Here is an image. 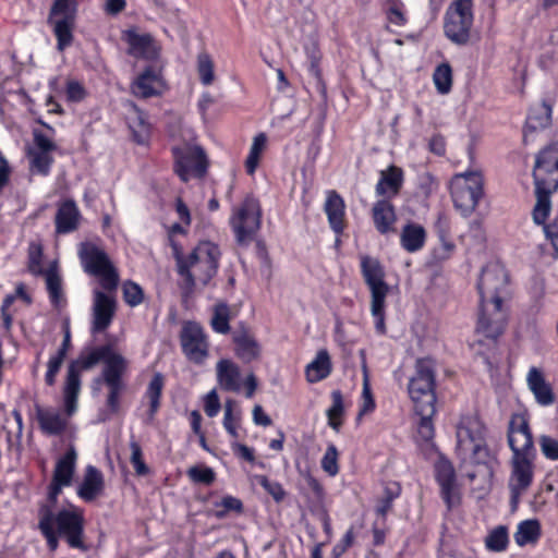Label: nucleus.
I'll list each match as a JSON object with an SVG mask.
<instances>
[{
    "mask_svg": "<svg viewBox=\"0 0 558 558\" xmlns=\"http://www.w3.org/2000/svg\"><path fill=\"white\" fill-rule=\"evenodd\" d=\"M506 286L507 274L501 265L493 263L482 269L477 281L480 294V312L475 328L477 339L472 344L481 355L485 354L481 347H496L507 325L508 315L500 298V292Z\"/></svg>",
    "mask_w": 558,
    "mask_h": 558,
    "instance_id": "obj_1",
    "label": "nucleus"
},
{
    "mask_svg": "<svg viewBox=\"0 0 558 558\" xmlns=\"http://www.w3.org/2000/svg\"><path fill=\"white\" fill-rule=\"evenodd\" d=\"M99 362L104 363V367L97 381H102L107 386V405L112 413H116L120 408V396L125 388L123 376L128 372L129 362L111 344H102L83 351L72 363H77L81 372L94 367Z\"/></svg>",
    "mask_w": 558,
    "mask_h": 558,
    "instance_id": "obj_2",
    "label": "nucleus"
},
{
    "mask_svg": "<svg viewBox=\"0 0 558 558\" xmlns=\"http://www.w3.org/2000/svg\"><path fill=\"white\" fill-rule=\"evenodd\" d=\"M533 178L536 194L533 220L544 223L551 209L550 194L558 189V140L536 156Z\"/></svg>",
    "mask_w": 558,
    "mask_h": 558,
    "instance_id": "obj_3",
    "label": "nucleus"
},
{
    "mask_svg": "<svg viewBox=\"0 0 558 558\" xmlns=\"http://www.w3.org/2000/svg\"><path fill=\"white\" fill-rule=\"evenodd\" d=\"M220 256L219 246L210 241H201L187 256H177L178 274L187 292L209 283L218 271Z\"/></svg>",
    "mask_w": 558,
    "mask_h": 558,
    "instance_id": "obj_4",
    "label": "nucleus"
},
{
    "mask_svg": "<svg viewBox=\"0 0 558 558\" xmlns=\"http://www.w3.org/2000/svg\"><path fill=\"white\" fill-rule=\"evenodd\" d=\"M485 427L476 416L463 417L457 428V450L463 460L487 464L489 451L485 445Z\"/></svg>",
    "mask_w": 558,
    "mask_h": 558,
    "instance_id": "obj_5",
    "label": "nucleus"
},
{
    "mask_svg": "<svg viewBox=\"0 0 558 558\" xmlns=\"http://www.w3.org/2000/svg\"><path fill=\"white\" fill-rule=\"evenodd\" d=\"M435 362L430 357L417 359L415 362V373L410 378L408 392L414 404V411L424 410L430 413L436 408L435 393Z\"/></svg>",
    "mask_w": 558,
    "mask_h": 558,
    "instance_id": "obj_6",
    "label": "nucleus"
},
{
    "mask_svg": "<svg viewBox=\"0 0 558 558\" xmlns=\"http://www.w3.org/2000/svg\"><path fill=\"white\" fill-rule=\"evenodd\" d=\"M78 257L84 271L97 277L102 289L113 291L119 284V275L108 254L99 246L90 243H81Z\"/></svg>",
    "mask_w": 558,
    "mask_h": 558,
    "instance_id": "obj_7",
    "label": "nucleus"
},
{
    "mask_svg": "<svg viewBox=\"0 0 558 558\" xmlns=\"http://www.w3.org/2000/svg\"><path fill=\"white\" fill-rule=\"evenodd\" d=\"M451 197L454 207L463 216H470L484 194V179L480 171L456 174L451 181Z\"/></svg>",
    "mask_w": 558,
    "mask_h": 558,
    "instance_id": "obj_8",
    "label": "nucleus"
},
{
    "mask_svg": "<svg viewBox=\"0 0 558 558\" xmlns=\"http://www.w3.org/2000/svg\"><path fill=\"white\" fill-rule=\"evenodd\" d=\"M473 22V0H452L444 17L446 37L456 45H466Z\"/></svg>",
    "mask_w": 558,
    "mask_h": 558,
    "instance_id": "obj_9",
    "label": "nucleus"
},
{
    "mask_svg": "<svg viewBox=\"0 0 558 558\" xmlns=\"http://www.w3.org/2000/svg\"><path fill=\"white\" fill-rule=\"evenodd\" d=\"M262 208L257 198L247 195L238 206L233 207L230 226L240 244L253 240L260 228Z\"/></svg>",
    "mask_w": 558,
    "mask_h": 558,
    "instance_id": "obj_10",
    "label": "nucleus"
},
{
    "mask_svg": "<svg viewBox=\"0 0 558 558\" xmlns=\"http://www.w3.org/2000/svg\"><path fill=\"white\" fill-rule=\"evenodd\" d=\"M48 24L52 27L56 36L58 51H64L74 39L76 2L74 0H54L48 16Z\"/></svg>",
    "mask_w": 558,
    "mask_h": 558,
    "instance_id": "obj_11",
    "label": "nucleus"
},
{
    "mask_svg": "<svg viewBox=\"0 0 558 558\" xmlns=\"http://www.w3.org/2000/svg\"><path fill=\"white\" fill-rule=\"evenodd\" d=\"M54 529L59 535L65 537L70 547L85 549L84 514L80 508L70 505L68 508L54 510Z\"/></svg>",
    "mask_w": 558,
    "mask_h": 558,
    "instance_id": "obj_12",
    "label": "nucleus"
},
{
    "mask_svg": "<svg viewBox=\"0 0 558 558\" xmlns=\"http://www.w3.org/2000/svg\"><path fill=\"white\" fill-rule=\"evenodd\" d=\"M175 158L174 170L183 182L192 178H202L207 169L204 150L198 146H185L173 148Z\"/></svg>",
    "mask_w": 558,
    "mask_h": 558,
    "instance_id": "obj_13",
    "label": "nucleus"
},
{
    "mask_svg": "<svg viewBox=\"0 0 558 558\" xmlns=\"http://www.w3.org/2000/svg\"><path fill=\"white\" fill-rule=\"evenodd\" d=\"M180 342L187 360L195 364H203L209 355L207 336L203 327L195 322H187L183 325Z\"/></svg>",
    "mask_w": 558,
    "mask_h": 558,
    "instance_id": "obj_14",
    "label": "nucleus"
},
{
    "mask_svg": "<svg viewBox=\"0 0 558 558\" xmlns=\"http://www.w3.org/2000/svg\"><path fill=\"white\" fill-rule=\"evenodd\" d=\"M535 457H512L511 472L508 481L510 500L513 507L520 501L521 496L530 488L534 480Z\"/></svg>",
    "mask_w": 558,
    "mask_h": 558,
    "instance_id": "obj_15",
    "label": "nucleus"
},
{
    "mask_svg": "<svg viewBox=\"0 0 558 558\" xmlns=\"http://www.w3.org/2000/svg\"><path fill=\"white\" fill-rule=\"evenodd\" d=\"M508 444L512 457H535L533 436L524 414H513L509 422Z\"/></svg>",
    "mask_w": 558,
    "mask_h": 558,
    "instance_id": "obj_16",
    "label": "nucleus"
},
{
    "mask_svg": "<svg viewBox=\"0 0 558 558\" xmlns=\"http://www.w3.org/2000/svg\"><path fill=\"white\" fill-rule=\"evenodd\" d=\"M435 478L440 486L441 497L450 510L460 504V494L457 487L456 471L452 463L440 458L435 463Z\"/></svg>",
    "mask_w": 558,
    "mask_h": 558,
    "instance_id": "obj_17",
    "label": "nucleus"
},
{
    "mask_svg": "<svg viewBox=\"0 0 558 558\" xmlns=\"http://www.w3.org/2000/svg\"><path fill=\"white\" fill-rule=\"evenodd\" d=\"M361 272L371 291V298H387L389 286L385 281V270L379 260L375 257L361 256Z\"/></svg>",
    "mask_w": 558,
    "mask_h": 558,
    "instance_id": "obj_18",
    "label": "nucleus"
},
{
    "mask_svg": "<svg viewBox=\"0 0 558 558\" xmlns=\"http://www.w3.org/2000/svg\"><path fill=\"white\" fill-rule=\"evenodd\" d=\"M93 296L90 331L99 333L111 325L116 313V301L99 290H95Z\"/></svg>",
    "mask_w": 558,
    "mask_h": 558,
    "instance_id": "obj_19",
    "label": "nucleus"
},
{
    "mask_svg": "<svg viewBox=\"0 0 558 558\" xmlns=\"http://www.w3.org/2000/svg\"><path fill=\"white\" fill-rule=\"evenodd\" d=\"M36 420L44 435L60 436L69 426V418L61 410L53 407L35 405Z\"/></svg>",
    "mask_w": 558,
    "mask_h": 558,
    "instance_id": "obj_20",
    "label": "nucleus"
},
{
    "mask_svg": "<svg viewBox=\"0 0 558 558\" xmlns=\"http://www.w3.org/2000/svg\"><path fill=\"white\" fill-rule=\"evenodd\" d=\"M122 39L129 46V54L135 58L154 59L158 53L156 41L149 33L130 28L123 32Z\"/></svg>",
    "mask_w": 558,
    "mask_h": 558,
    "instance_id": "obj_21",
    "label": "nucleus"
},
{
    "mask_svg": "<svg viewBox=\"0 0 558 558\" xmlns=\"http://www.w3.org/2000/svg\"><path fill=\"white\" fill-rule=\"evenodd\" d=\"M324 213L327 216L330 229L339 238L345 228V203L337 191H326Z\"/></svg>",
    "mask_w": 558,
    "mask_h": 558,
    "instance_id": "obj_22",
    "label": "nucleus"
},
{
    "mask_svg": "<svg viewBox=\"0 0 558 558\" xmlns=\"http://www.w3.org/2000/svg\"><path fill=\"white\" fill-rule=\"evenodd\" d=\"M104 490V474L96 466L88 464L85 468L83 480L77 486V496L85 502H92L100 497Z\"/></svg>",
    "mask_w": 558,
    "mask_h": 558,
    "instance_id": "obj_23",
    "label": "nucleus"
},
{
    "mask_svg": "<svg viewBox=\"0 0 558 558\" xmlns=\"http://www.w3.org/2000/svg\"><path fill=\"white\" fill-rule=\"evenodd\" d=\"M163 82L159 73L153 68H146L132 83L133 95L149 98L161 94Z\"/></svg>",
    "mask_w": 558,
    "mask_h": 558,
    "instance_id": "obj_24",
    "label": "nucleus"
},
{
    "mask_svg": "<svg viewBox=\"0 0 558 558\" xmlns=\"http://www.w3.org/2000/svg\"><path fill=\"white\" fill-rule=\"evenodd\" d=\"M372 219L375 229L383 235L396 231L397 214L395 206L388 199H378L372 207Z\"/></svg>",
    "mask_w": 558,
    "mask_h": 558,
    "instance_id": "obj_25",
    "label": "nucleus"
},
{
    "mask_svg": "<svg viewBox=\"0 0 558 558\" xmlns=\"http://www.w3.org/2000/svg\"><path fill=\"white\" fill-rule=\"evenodd\" d=\"M46 282V290L49 301L54 308H62L66 304L63 291V279L60 272L58 260H52L43 276Z\"/></svg>",
    "mask_w": 558,
    "mask_h": 558,
    "instance_id": "obj_26",
    "label": "nucleus"
},
{
    "mask_svg": "<svg viewBox=\"0 0 558 558\" xmlns=\"http://www.w3.org/2000/svg\"><path fill=\"white\" fill-rule=\"evenodd\" d=\"M81 213L73 199H66L59 204L56 214V232L68 234L75 231L80 226Z\"/></svg>",
    "mask_w": 558,
    "mask_h": 558,
    "instance_id": "obj_27",
    "label": "nucleus"
},
{
    "mask_svg": "<svg viewBox=\"0 0 558 558\" xmlns=\"http://www.w3.org/2000/svg\"><path fill=\"white\" fill-rule=\"evenodd\" d=\"M529 389L534 395L536 402L542 407L551 405L555 401V395L551 386L546 381L543 372L532 366L526 376Z\"/></svg>",
    "mask_w": 558,
    "mask_h": 558,
    "instance_id": "obj_28",
    "label": "nucleus"
},
{
    "mask_svg": "<svg viewBox=\"0 0 558 558\" xmlns=\"http://www.w3.org/2000/svg\"><path fill=\"white\" fill-rule=\"evenodd\" d=\"M217 381L226 391L240 392L242 388L240 367L228 359H221L216 365Z\"/></svg>",
    "mask_w": 558,
    "mask_h": 558,
    "instance_id": "obj_29",
    "label": "nucleus"
},
{
    "mask_svg": "<svg viewBox=\"0 0 558 558\" xmlns=\"http://www.w3.org/2000/svg\"><path fill=\"white\" fill-rule=\"evenodd\" d=\"M403 183V171L396 167L390 166L387 170L380 172V178L376 184V194L383 196V199H388L398 195Z\"/></svg>",
    "mask_w": 558,
    "mask_h": 558,
    "instance_id": "obj_30",
    "label": "nucleus"
},
{
    "mask_svg": "<svg viewBox=\"0 0 558 558\" xmlns=\"http://www.w3.org/2000/svg\"><path fill=\"white\" fill-rule=\"evenodd\" d=\"M232 340L235 344V354L243 362L250 363L258 357L259 344L244 326L233 331Z\"/></svg>",
    "mask_w": 558,
    "mask_h": 558,
    "instance_id": "obj_31",
    "label": "nucleus"
},
{
    "mask_svg": "<svg viewBox=\"0 0 558 558\" xmlns=\"http://www.w3.org/2000/svg\"><path fill=\"white\" fill-rule=\"evenodd\" d=\"M426 242V230L416 222H408L400 233V244L409 253L421 251Z\"/></svg>",
    "mask_w": 558,
    "mask_h": 558,
    "instance_id": "obj_32",
    "label": "nucleus"
},
{
    "mask_svg": "<svg viewBox=\"0 0 558 558\" xmlns=\"http://www.w3.org/2000/svg\"><path fill=\"white\" fill-rule=\"evenodd\" d=\"M165 386V378L161 373H155L147 385L143 399L148 402L146 422L151 423L160 408V399Z\"/></svg>",
    "mask_w": 558,
    "mask_h": 558,
    "instance_id": "obj_33",
    "label": "nucleus"
},
{
    "mask_svg": "<svg viewBox=\"0 0 558 558\" xmlns=\"http://www.w3.org/2000/svg\"><path fill=\"white\" fill-rule=\"evenodd\" d=\"M77 453L74 446H70L65 453L58 459L52 478L62 484H72V480L76 469Z\"/></svg>",
    "mask_w": 558,
    "mask_h": 558,
    "instance_id": "obj_34",
    "label": "nucleus"
},
{
    "mask_svg": "<svg viewBox=\"0 0 558 558\" xmlns=\"http://www.w3.org/2000/svg\"><path fill=\"white\" fill-rule=\"evenodd\" d=\"M332 369L330 356L327 350L322 349L315 359L307 364L305 375L308 383H318L327 378Z\"/></svg>",
    "mask_w": 558,
    "mask_h": 558,
    "instance_id": "obj_35",
    "label": "nucleus"
},
{
    "mask_svg": "<svg viewBox=\"0 0 558 558\" xmlns=\"http://www.w3.org/2000/svg\"><path fill=\"white\" fill-rule=\"evenodd\" d=\"M553 105L548 100H543L531 107L526 125L527 130L536 131L547 128L551 123Z\"/></svg>",
    "mask_w": 558,
    "mask_h": 558,
    "instance_id": "obj_36",
    "label": "nucleus"
},
{
    "mask_svg": "<svg viewBox=\"0 0 558 558\" xmlns=\"http://www.w3.org/2000/svg\"><path fill=\"white\" fill-rule=\"evenodd\" d=\"M542 535L541 523L536 519L521 521L513 535L518 546L523 547L529 544H536Z\"/></svg>",
    "mask_w": 558,
    "mask_h": 558,
    "instance_id": "obj_37",
    "label": "nucleus"
},
{
    "mask_svg": "<svg viewBox=\"0 0 558 558\" xmlns=\"http://www.w3.org/2000/svg\"><path fill=\"white\" fill-rule=\"evenodd\" d=\"M129 126L133 133V138L138 144L146 143L150 126L147 122L146 114L135 105L132 106V111L128 118Z\"/></svg>",
    "mask_w": 558,
    "mask_h": 558,
    "instance_id": "obj_38",
    "label": "nucleus"
},
{
    "mask_svg": "<svg viewBox=\"0 0 558 558\" xmlns=\"http://www.w3.org/2000/svg\"><path fill=\"white\" fill-rule=\"evenodd\" d=\"M267 135L263 132L254 136L248 155L245 159V170L247 174L253 175L256 172L262 155L267 147Z\"/></svg>",
    "mask_w": 558,
    "mask_h": 558,
    "instance_id": "obj_39",
    "label": "nucleus"
},
{
    "mask_svg": "<svg viewBox=\"0 0 558 558\" xmlns=\"http://www.w3.org/2000/svg\"><path fill=\"white\" fill-rule=\"evenodd\" d=\"M509 545V533L506 525H498L490 530L485 538V547L492 553L506 551Z\"/></svg>",
    "mask_w": 558,
    "mask_h": 558,
    "instance_id": "obj_40",
    "label": "nucleus"
},
{
    "mask_svg": "<svg viewBox=\"0 0 558 558\" xmlns=\"http://www.w3.org/2000/svg\"><path fill=\"white\" fill-rule=\"evenodd\" d=\"M234 407L235 403L233 400L226 401L222 425L226 432L233 439H238L240 437L239 428L242 420V413L241 410L235 409Z\"/></svg>",
    "mask_w": 558,
    "mask_h": 558,
    "instance_id": "obj_41",
    "label": "nucleus"
},
{
    "mask_svg": "<svg viewBox=\"0 0 558 558\" xmlns=\"http://www.w3.org/2000/svg\"><path fill=\"white\" fill-rule=\"evenodd\" d=\"M344 413V401L340 390L331 392V405L326 411L328 425L336 432H339L342 425V415Z\"/></svg>",
    "mask_w": 558,
    "mask_h": 558,
    "instance_id": "obj_42",
    "label": "nucleus"
},
{
    "mask_svg": "<svg viewBox=\"0 0 558 558\" xmlns=\"http://www.w3.org/2000/svg\"><path fill=\"white\" fill-rule=\"evenodd\" d=\"M29 171L32 174L47 177L50 173L53 158L46 151L28 150Z\"/></svg>",
    "mask_w": 558,
    "mask_h": 558,
    "instance_id": "obj_43",
    "label": "nucleus"
},
{
    "mask_svg": "<svg viewBox=\"0 0 558 558\" xmlns=\"http://www.w3.org/2000/svg\"><path fill=\"white\" fill-rule=\"evenodd\" d=\"M38 529L45 537L49 549L56 550L59 545V533L54 529V517H50V512L41 511V517H38Z\"/></svg>",
    "mask_w": 558,
    "mask_h": 558,
    "instance_id": "obj_44",
    "label": "nucleus"
},
{
    "mask_svg": "<svg viewBox=\"0 0 558 558\" xmlns=\"http://www.w3.org/2000/svg\"><path fill=\"white\" fill-rule=\"evenodd\" d=\"M384 10L389 23L399 27L407 25V8L402 0H385Z\"/></svg>",
    "mask_w": 558,
    "mask_h": 558,
    "instance_id": "obj_45",
    "label": "nucleus"
},
{
    "mask_svg": "<svg viewBox=\"0 0 558 558\" xmlns=\"http://www.w3.org/2000/svg\"><path fill=\"white\" fill-rule=\"evenodd\" d=\"M68 486V484H62L53 478L51 480L47 489V498L38 505V517H41V511H48L50 512V517H54L59 495L61 494L62 488Z\"/></svg>",
    "mask_w": 558,
    "mask_h": 558,
    "instance_id": "obj_46",
    "label": "nucleus"
},
{
    "mask_svg": "<svg viewBox=\"0 0 558 558\" xmlns=\"http://www.w3.org/2000/svg\"><path fill=\"white\" fill-rule=\"evenodd\" d=\"M210 326L215 332L220 335H227L230 331V308L226 303L215 306Z\"/></svg>",
    "mask_w": 558,
    "mask_h": 558,
    "instance_id": "obj_47",
    "label": "nucleus"
},
{
    "mask_svg": "<svg viewBox=\"0 0 558 558\" xmlns=\"http://www.w3.org/2000/svg\"><path fill=\"white\" fill-rule=\"evenodd\" d=\"M400 493L401 487L398 483H388L384 488L383 497L377 502L375 509L376 513L385 519L387 513L392 508L393 500L399 497Z\"/></svg>",
    "mask_w": 558,
    "mask_h": 558,
    "instance_id": "obj_48",
    "label": "nucleus"
},
{
    "mask_svg": "<svg viewBox=\"0 0 558 558\" xmlns=\"http://www.w3.org/2000/svg\"><path fill=\"white\" fill-rule=\"evenodd\" d=\"M415 413L421 417L417 424V441H432L435 435L433 416L436 413V408L432 409L430 413H425L424 410H416Z\"/></svg>",
    "mask_w": 558,
    "mask_h": 558,
    "instance_id": "obj_49",
    "label": "nucleus"
},
{
    "mask_svg": "<svg viewBox=\"0 0 558 558\" xmlns=\"http://www.w3.org/2000/svg\"><path fill=\"white\" fill-rule=\"evenodd\" d=\"M43 247L40 244L31 243L27 254V270L35 277L46 275L47 268L43 267Z\"/></svg>",
    "mask_w": 558,
    "mask_h": 558,
    "instance_id": "obj_50",
    "label": "nucleus"
},
{
    "mask_svg": "<svg viewBox=\"0 0 558 558\" xmlns=\"http://www.w3.org/2000/svg\"><path fill=\"white\" fill-rule=\"evenodd\" d=\"M434 84L439 94H448L452 85V71L448 63L439 64L433 74Z\"/></svg>",
    "mask_w": 558,
    "mask_h": 558,
    "instance_id": "obj_51",
    "label": "nucleus"
},
{
    "mask_svg": "<svg viewBox=\"0 0 558 558\" xmlns=\"http://www.w3.org/2000/svg\"><path fill=\"white\" fill-rule=\"evenodd\" d=\"M197 72L203 85L208 86L215 80L214 62L207 52H201L197 56Z\"/></svg>",
    "mask_w": 558,
    "mask_h": 558,
    "instance_id": "obj_52",
    "label": "nucleus"
},
{
    "mask_svg": "<svg viewBox=\"0 0 558 558\" xmlns=\"http://www.w3.org/2000/svg\"><path fill=\"white\" fill-rule=\"evenodd\" d=\"M363 371H364L363 372V388H362V397H361L359 417L373 412L376 408L375 400L372 395V389H371V385H369L366 365L363 366Z\"/></svg>",
    "mask_w": 558,
    "mask_h": 558,
    "instance_id": "obj_53",
    "label": "nucleus"
},
{
    "mask_svg": "<svg viewBox=\"0 0 558 558\" xmlns=\"http://www.w3.org/2000/svg\"><path fill=\"white\" fill-rule=\"evenodd\" d=\"M217 510L214 512V515L217 519H223L231 511L240 513L243 511L242 501L233 496L227 495L220 501H216L214 504Z\"/></svg>",
    "mask_w": 558,
    "mask_h": 558,
    "instance_id": "obj_54",
    "label": "nucleus"
},
{
    "mask_svg": "<svg viewBox=\"0 0 558 558\" xmlns=\"http://www.w3.org/2000/svg\"><path fill=\"white\" fill-rule=\"evenodd\" d=\"M186 474L189 478L195 484L210 485L216 480L214 470L206 465L191 466Z\"/></svg>",
    "mask_w": 558,
    "mask_h": 558,
    "instance_id": "obj_55",
    "label": "nucleus"
},
{
    "mask_svg": "<svg viewBox=\"0 0 558 558\" xmlns=\"http://www.w3.org/2000/svg\"><path fill=\"white\" fill-rule=\"evenodd\" d=\"M77 363H71L68 367V374L63 388V396H78L81 390V374Z\"/></svg>",
    "mask_w": 558,
    "mask_h": 558,
    "instance_id": "obj_56",
    "label": "nucleus"
},
{
    "mask_svg": "<svg viewBox=\"0 0 558 558\" xmlns=\"http://www.w3.org/2000/svg\"><path fill=\"white\" fill-rule=\"evenodd\" d=\"M385 307L386 298L373 299L371 302V313L374 318L375 330L378 335L386 333Z\"/></svg>",
    "mask_w": 558,
    "mask_h": 558,
    "instance_id": "obj_57",
    "label": "nucleus"
},
{
    "mask_svg": "<svg viewBox=\"0 0 558 558\" xmlns=\"http://www.w3.org/2000/svg\"><path fill=\"white\" fill-rule=\"evenodd\" d=\"M123 299L128 305L135 307L144 300V292L140 284L134 281H125L122 287Z\"/></svg>",
    "mask_w": 558,
    "mask_h": 558,
    "instance_id": "obj_58",
    "label": "nucleus"
},
{
    "mask_svg": "<svg viewBox=\"0 0 558 558\" xmlns=\"http://www.w3.org/2000/svg\"><path fill=\"white\" fill-rule=\"evenodd\" d=\"M131 457L130 461L134 468L136 475L145 476L149 473V468L144 461L143 450L140 444L135 440L130 441Z\"/></svg>",
    "mask_w": 558,
    "mask_h": 558,
    "instance_id": "obj_59",
    "label": "nucleus"
},
{
    "mask_svg": "<svg viewBox=\"0 0 558 558\" xmlns=\"http://www.w3.org/2000/svg\"><path fill=\"white\" fill-rule=\"evenodd\" d=\"M338 450L335 445L330 444L322 459V469L330 476H336L339 472Z\"/></svg>",
    "mask_w": 558,
    "mask_h": 558,
    "instance_id": "obj_60",
    "label": "nucleus"
},
{
    "mask_svg": "<svg viewBox=\"0 0 558 558\" xmlns=\"http://www.w3.org/2000/svg\"><path fill=\"white\" fill-rule=\"evenodd\" d=\"M65 356L66 354L60 351H57L52 356H50L45 375V381L48 386L54 385L57 374L59 373Z\"/></svg>",
    "mask_w": 558,
    "mask_h": 558,
    "instance_id": "obj_61",
    "label": "nucleus"
},
{
    "mask_svg": "<svg viewBox=\"0 0 558 558\" xmlns=\"http://www.w3.org/2000/svg\"><path fill=\"white\" fill-rule=\"evenodd\" d=\"M256 480L258 484L269 494L272 498L279 502L283 500L286 492L282 485L277 481H271L265 475H257Z\"/></svg>",
    "mask_w": 558,
    "mask_h": 558,
    "instance_id": "obj_62",
    "label": "nucleus"
},
{
    "mask_svg": "<svg viewBox=\"0 0 558 558\" xmlns=\"http://www.w3.org/2000/svg\"><path fill=\"white\" fill-rule=\"evenodd\" d=\"M544 457L551 461L558 460V440L548 435H542L538 439Z\"/></svg>",
    "mask_w": 558,
    "mask_h": 558,
    "instance_id": "obj_63",
    "label": "nucleus"
},
{
    "mask_svg": "<svg viewBox=\"0 0 558 558\" xmlns=\"http://www.w3.org/2000/svg\"><path fill=\"white\" fill-rule=\"evenodd\" d=\"M65 96L70 102H81L86 98L87 90L82 83L72 80L66 82Z\"/></svg>",
    "mask_w": 558,
    "mask_h": 558,
    "instance_id": "obj_64",
    "label": "nucleus"
}]
</instances>
